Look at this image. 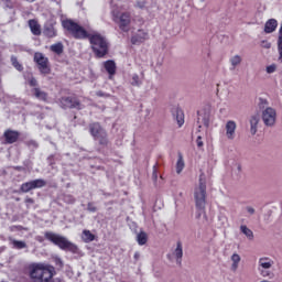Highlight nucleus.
<instances>
[{
	"mask_svg": "<svg viewBox=\"0 0 282 282\" xmlns=\"http://www.w3.org/2000/svg\"><path fill=\"white\" fill-rule=\"evenodd\" d=\"M149 241V235L145 231H140L137 235V242L139 246H147V242Z\"/></svg>",
	"mask_w": 282,
	"mask_h": 282,
	"instance_id": "4be33fe9",
	"label": "nucleus"
},
{
	"mask_svg": "<svg viewBox=\"0 0 282 282\" xmlns=\"http://www.w3.org/2000/svg\"><path fill=\"white\" fill-rule=\"evenodd\" d=\"M173 256L176 258V263H178V265H182V257H184V251L182 249L181 241H177L176 249L174 250Z\"/></svg>",
	"mask_w": 282,
	"mask_h": 282,
	"instance_id": "aec40b11",
	"label": "nucleus"
},
{
	"mask_svg": "<svg viewBox=\"0 0 282 282\" xmlns=\"http://www.w3.org/2000/svg\"><path fill=\"white\" fill-rule=\"evenodd\" d=\"M9 241L14 250H23L28 248V243H25V241L23 240H15V239L9 238Z\"/></svg>",
	"mask_w": 282,
	"mask_h": 282,
	"instance_id": "412c9836",
	"label": "nucleus"
},
{
	"mask_svg": "<svg viewBox=\"0 0 282 282\" xmlns=\"http://www.w3.org/2000/svg\"><path fill=\"white\" fill-rule=\"evenodd\" d=\"M45 186H47V182H45V180L36 178V180H32V181L23 183L20 186V191H21V193H30V191H34L36 188H43Z\"/></svg>",
	"mask_w": 282,
	"mask_h": 282,
	"instance_id": "0eeeda50",
	"label": "nucleus"
},
{
	"mask_svg": "<svg viewBox=\"0 0 282 282\" xmlns=\"http://www.w3.org/2000/svg\"><path fill=\"white\" fill-rule=\"evenodd\" d=\"M196 144H197L198 149H202V147H204V141H202V135L197 137Z\"/></svg>",
	"mask_w": 282,
	"mask_h": 282,
	"instance_id": "58836bf2",
	"label": "nucleus"
},
{
	"mask_svg": "<svg viewBox=\"0 0 282 282\" xmlns=\"http://www.w3.org/2000/svg\"><path fill=\"white\" fill-rule=\"evenodd\" d=\"M139 259H140V252L137 251V252L134 253V260L138 261Z\"/></svg>",
	"mask_w": 282,
	"mask_h": 282,
	"instance_id": "c03bdc74",
	"label": "nucleus"
},
{
	"mask_svg": "<svg viewBox=\"0 0 282 282\" xmlns=\"http://www.w3.org/2000/svg\"><path fill=\"white\" fill-rule=\"evenodd\" d=\"M31 282H54L56 268L45 262H32L28 265Z\"/></svg>",
	"mask_w": 282,
	"mask_h": 282,
	"instance_id": "f03ea898",
	"label": "nucleus"
},
{
	"mask_svg": "<svg viewBox=\"0 0 282 282\" xmlns=\"http://www.w3.org/2000/svg\"><path fill=\"white\" fill-rule=\"evenodd\" d=\"M63 199H64L65 204H76V198H74V196H72V194L64 195Z\"/></svg>",
	"mask_w": 282,
	"mask_h": 282,
	"instance_id": "7c9ffc66",
	"label": "nucleus"
},
{
	"mask_svg": "<svg viewBox=\"0 0 282 282\" xmlns=\"http://www.w3.org/2000/svg\"><path fill=\"white\" fill-rule=\"evenodd\" d=\"M142 83H140V76L138 75H133L132 76V85L135 86V87H140Z\"/></svg>",
	"mask_w": 282,
	"mask_h": 282,
	"instance_id": "72a5a7b5",
	"label": "nucleus"
},
{
	"mask_svg": "<svg viewBox=\"0 0 282 282\" xmlns=\"http://www.w3.org/2000/svg\"><path fill=\"white\" fill-rule=\"evenodd\" d=\"M29 28L34 36H41V24L36 20H29Z\"/></svg>",
	"mask_w": 282,
	"mask_h": 282,
	"instance_id": "6ab92c4d",
	"label": "nucleus"
},
{
	"mask_svg": "<svg viewBox=\"0 0 282 282\" xmlns=\"http://www.w3.org/2000/svg\"><path fill=\"white\" fill-rule=\"evenodd\" d=\"M279 26V22L275 19H270L264 24L265 34H272Z\"/></svg>",
	"mask_w": 282,
	"mask_h": 282,
	"instance_id": "a211bd4d",
	"label": "nucleus"
},
{
	"mask_svg": "<svg viewBox=\"0 0 282 282\" xmlns=\"http://www.w3.org/2000/svg\"><path fill=\"white\" fill-rule=\"evenodd\" d=\"M59 105L63 109H77L78 111L83 109L80 100L76 97H62L59 99Z\"/></svg>",
	"mask_w": 282,
	"mask_h": 282,
	"instance_id": "1a4fd4ad",
	"label": "nucleus"
},
{
	"mask_svg": "<svg viewBox=\"0 0 282 282\" xmlns=\"http://www.w3.org/2000/svg\"><path fill=\"white\" fill-rule=\"evenodd\" d=\"M24 203H25V204H34V198L26 197V198L24 199Z\"/></svg>",
	"mask_w": 282,
	"mask_h": 282,
	"instance_id": "a19ab883",
	"label": "nucleus"
},
{
	"mask_svg": "<svg viewBox=\"0 0 282 282\" xmlns=\"http://www.w3.org/2000/svg\"><path fill=\"white\" fill-rule=\"evenodd\" d=\"M259 100H260V102H259L260 107H263V105H268V100H265L263 98H260Z\"/></svg>",
	"mask_w": 282,
	"mask_h": 282,
	"instance_id": "79ce46f5",
	"label": "nucleus"
},
{
	"mask_svg": "<svg viewBox=\"0 0 282 282\" xmlns=\"http://www.w3.org/2000/svg\"><path fill=\"white\" fill-rule=\"evenodd\" d=\"M29 85H30V87L36 88V87H39V82L36 80V78L31 77V78L29 79Z\"/></svg>",
	"mask_w": 282,
	"mask_h": 282,
	"instance_id": "f704fd0d",
	"label": "nucleus"
},
{
	"mask_svg": "<svg viewBox=\"0 0 282 282\" xmlns=\"http://www.w3.org/2000/svg\"><path fill=\"white\" fill-rule=\"evenodd\" d=\"M51 52H54V54H57V56H61L64 52L63 43L58 42L53 45H51Z\"/></svg>",
	"mask_w": 282,
	"mask_h": 282,
	"instance_id": "b1692460",
	"label": "nucleus"
},
{
	"mask_svg": "<svg viewBox=\"0 0 282 282\" xmlns=\"http://www.w3.org/2000/svg\"><path fill=\"white\" fill-rule=\"evenodd\" d=\"M82 239L83 241H85V243H90V241H94L96 239V236L91 234L90 230L85 229L83 230Z\"/></svg>",
	"mask_w": 282,
	"mask_h": 282,
	"instance_id": "5701e85b",
	"label": "nucleus"
},
{
	"mask_svg": "<svg viewBox=\"0 0 282 282\" xmlns=\"http://www.w3.org/2000/svg\"><path fill=\"white\" fill-rule=\"evenodd\" d=\"M184 156L182 155V153H178V159L176 162V173L180 175V173H182V171H184Z\"/></svg>",
	"mask_w": 282,
	"mask_h": 282,
	"instance_id": "393cba45",
	"label": "nucleus"
},
{
	"mask_svg": "<svg viewBox=\"0 0 282 282\" xmlns=\"http://www.w3.org/2000/svg\"><path fill=\"white\" fill-rule=\"evenodd\" d=\"M199 217H202V213H198L196 218L199 219Z\"/></svg>",
	"mask_w": 282,
	"mask_h": 282,
	"instance_id": "09e8293b",
	"label": "nucleus"
},
{
	"mask_svg": "<svg viewBox=\"0 0 282 282\" xmlns=\"http://www.w3.org/2000/svg\"><path fill=\"white\" fill-rule=\"evenodd\" d=\"M25 144H26L29 148L39 149V142H36L35 140H29V141L25 142Z\"/></svg>",
	"mask_w": 282,
	"mask_h": 282,
	"instance_id": "473e14b6",
	"label": "nucleus"
},
{
	"mask_svg": "<svg viewBox=\"0 0 282 282\" xmlns=\"http://www.w3.org/2000/svg\"><path fill=\"white\" fill-rule=\"evenodd\" d=\"M176 121L178 127H184V111L182 109H176Z\"/></svg>",
	"mask_w": 282,
	"mask_h": 282,
	"instance_id": "c85d7f7f",
	"label": "nucleus"
},
{
	"mask_svg": "<svg viewBox=\"0 0 282 282\" xmlns=\"http://www.w3.org/2000/svg\"><path fill=\"white\" fill-rule=\"evenodd\" d=\"M111 19L116 25H118L121 32H130L131 30V12L124 11L121 12L120 10H112L111 11Z\"/></svg>",
	"mask_w": 282,
	"mask_h": 282,
	"instance_id": "39448f33",
	"label": "nucleus"
},
{
	"mask_svg": "<svg viewBox=\"0 0 282 282\" xmlns=\"http://www.w3.org/2000/svg\"><path fill=\"white\" fill-rule=\"evenodd\" d=\"M194 199L197 210H206V178L204 173L199 175V185L194 192Z\"/></svg>",
	"mask_w": 282,
	"mask_h": 282,
	"instance_id": "423d86ee",
	"label": "nucleus"
},
{
	"mask_svg": "<svg viewBox=\"0 0 282 282\" xmlns=\"http://www.w3.org/2000/svg\"><path fill=\"white\" fill-rule=\"evenodd\" d=\"M104 67L107 74H109V78H113V76H116V70L118 69V67L116 66V62L113 59H108L104 62Z\"/></svg>",
	"mask_w": 282,
	"mask_h": 282,
	"instance_id": "4468645a",
	"label": "nucleus"
},
{
	"mask_svg": "<svg viewBox=\"0 0 282 282\" xmlns=\"http://www.w3.org/2000/svg\"><path fill=\"white\" fill-rule=\"evenodd\" d=\"M88 131L93 140L98 142L99 147H109V134L107 133V130L102 128L100 122L89 123Z\"/></svg>",
	"mask_w": 282,
	"mask_h": 282,
	"instance_id": "20e7f679",
	"label": "nucleus"
},
{
	"mask_svg": "<svg viewBox=\"0 0 282 282\" xmlns=\"http://www.w3.org/2000/svg\"><path fill=\"white\" fill-rule=\"evenodd\" d=\"M276 72V66L275 65H270L267 67V73L268 74H274Z\"/></svg>",
	"mask_w": 282,
	"mask_h": 282,
	"instance_id": "4c0bfd02",
	"label": "nucleus"
},
{
	"mask_svg": "<svg viewBox=\"0 0 282 282\" xmlns=\"http://www.w3.org/2000/svg\"><path fill=\"white\" fill-rule=\"evenodd\" d=\"M12 65L15 69H18V72H23V65H21V63H19V59H17V57H12Z\"/></svg>",
	"mask_w": 282,
	"mask_h": 282,
	"instance_id": "c756f323",
	"label": "nucleus"
},
{
	"mask_svg": "<svg viewBox=\"0 0 282 282\" xmlns=\"http://www.w3.org/2000/svg\"><path fill=\"white\" fill-rule=\"evenodd\" d=\"M87 210H89V213H96V210H98V207H96V205H94V203H88Z\"/></svg>",
	"mask_w": 282,
	"mask_h": 282,
	"instance_id": "c9c22d12",
	"label": "nucleus"
},
{
	"mask_svg": "<svg viewBox=\"0 0 282 282\" xmlns=\"http://www.w3.org/2000/svg\"><path fill=\"white\" fill-rule=\"evenodd\" d=\"M240 230L243 235L247 236V238H249L250 241H252V239H254V232H252V230L250 228H248V226L241 225Z\"/></svg>",
	"mask_w": 282,
	"mask_h": 282,
	"instance_id": "a878e982",
	"label": "nucleus"
},
{
	"mask_svg": "<svg viewBox=\"0 0 282 282\" xmlns=\"http://www.w3.org/2000/svg\"><path fill=\"white\" fill-rule=\"evenodd\" d=\"M251 133L254 135L257 133V124H259V116H252L250 119Z\"/></svg>",
	"mask_w": 282,
	"mask_h": 282,
	"instance_id": "bb28decb",
	"label": "nucleus"
},
{
	"mask_svg": "<svg viewBox=\"0 0 282 282\" xmlns=\"http://www.w3.org/2000/svg\"><path fill=\"white\" fill-rule=\"evenodd\" d=\"M262 120L267 127H273V124L276 122V110L273 108H267L262 112Z\"/></svg>",
	"mask_w": 282,
	"mask_h": 282,
	"instance_id": "f8f14e48",
	"label": "nucleus"
},
{
	"mask_svg": "<svg viewBox=\"0 0 282 282\" xmlns=\"http://www.w3.org/2000/svg\"><path fill=\"white\" fill-rule=\"evenodd\" d=\"M247 213L254 215V209L252 207H247Z\"/></svg>",
	"mask_w": 282,
	"mask_h": 282,
	"instance_id": "37998d69",
	"label": "nucleus"
},
{
	"mask_svg": "<svg viewBox=\"0 0 282 282\" xmlns=\"http://www.w3.org/2000/svg\"><path fill=\"white\" fill-rule=\"evenodd\" d=\"M34 62L36 63L41 74H50L52 69L50 68V59L43 55V53L34 54Z\"/></svg>",
	"mask_w": 282,
	"mask_h": 282,
	"instance_id": "6e6552de",
	"label": "nucleus"
},
{
	"mask_svg": "<svg viewBox=\"0 0 282 282\" xmlns=\"http://www.w3.org/2000/svg\"><path fill=\"white\" fill-rule=\"evenodd\" d=\"M231 261H232L231 269L235 272L237 270V268H239V262L241 261V257L237 253H234L231 256Z\"/></svg>",
	"mask_w": 282,
	"mask_h": 282,
	"instance_id": "cd10ccee",
	"label": "nucleus"
},
{
	"mask_svg": "<svg viewBox=\"0 0 282 282\" xmlns=\"http://www.w3.org/2000/svg\"><path fill=\"white\" fill-rule=\"evenodd\" d=\"M44 237L45 239H47V241L54 243V246H58L61 250H68V252H73V254H76V252H78V246H76L74 242L67 240V238L58 234L46 231L44 234Z\"/></svg>",
	"mask_w": 282,
	"mask_h": 282,
	"instance_id": "7ed1b4c3",
	"label": "nucleus"
},
{
	"mask_svg": "<svg viewBox=\"0 0 282 282\" xmlns=\"http://www.w3.org/2000/svg\"><path fill=\"white\" fill-rule=\"evenodd\" d=\"M96 96H98L99 98H105V96H107V94L102 93V90H99L96 93Z\"/></svg>",
	"mask_w": 282,
	"mask_h": 282,
	"instance_id": "ea45409f",
	"label": "nucleus"
},
{
	"mask_svg": "<svg viewBox=\"0 0 282 282\" xmlns=\"http://www.w3.org/2000/svg\"><path fill=\"white\" fill-rule=\"evenodd\" d=\"M62 26L77 41H85V39H88L90 50L93 51L96 58H105V56L109 54V41L98 31L88 32L85 30V28L80 26V24L72 19L63 20Z\"/></svg>",
	"mask_w": 282,
	"mask_h": 282,
	"instance_id": "f257e3e1",
	"label": "nucleus"
},
{
	"mask_svg": "<svg viewBox=\"0 0 282 282\" xmlns=\"http://www.w3.org/2000/svg\"><path fill=\"white\" fill-rule=\"evenodd\" d=\"M225 129L228 140H235V131H237V123L232 120L227 121Z\"/></svg>",
	"mask_w": 282,
	"mask_h": 282,
	"instance_id": "2eb2a0df",
	"label": "nucleus"
},
{
	"mask_svg": "<svg viewBox=\"0 0 282 282\" xmlns=\"http://www.w3.org/2000/svg\"><path fill=\"white\" fill-rule=\"evenodd\" d=\"M272 265H274V261H272V259L260 258L258 270H259L261 276H272V272L270 270V268H272Z\"/></svg>",
	"mask_w": 282,
	"mask_h": 282,
	"instance_id": "9d476101",
	"label": "nucleus"
},
{
	"mask_svg": "<svg viewBox=\"0 0 282 282\" xmlns=\"http://www.w3.org/2000/svg\"><path fill=\"white\" fill-rule=\"evenodd\" d=\"M3 144H14L19 142V138H21V132L12 129H7L3 134Z\"/></svg>",
	"mask_w": 282,
	"mask_h": 282,
	"instance_id": "9b49d317",
	"label": "nucleus"
},
{
	"mask_svg": "<svg viewBox=\"0 0 282 282\" xmlns=\"http://www.w3.org/2000/svg\"><path fill=\"white\" fill-rule=\"evenodd\" d=\"M17 171H23V167L18 166V167H17Z\"/></svg>",
	"mask_w": 282,
	"mask_h": 282,
	"instance_id": "de8ad7c7",
	"label": "nucleus"
},
{
	"mask_svg": "<svg viewBox=\"0 0 282 282\" xmlns=\"http://www.w3.org/2000/svg\"><path fill=\"white\" fill-rule=\"evenodd\" d=\"M28 3H34L36 0H25Z\"/></svg>",
	"mask_w": 282,
	"mask_h": 282,
	"instance_id": "49530a36",
	"label": "nucleus"
},
{
	"mask_svg": "<svg viewBox=\"0 0 282 282\" xmlns=\"http://www.w3.org/2000/svg\"><path fill=\"white\" fill-rule=\"evenodd\" d=\"M152 178L158 182V163L153 166Z\"/></svg>",
	"mask_w": 282,
	"mask_h": 282,
	"instance_id": "e433bc0d",
	"label": "nucleus"
},
{
	"mask_svg": "<svg viewBox=\"0 0 282 282\" xmlns=\"http://www.w3.org/2000/svg\"><path fill=\"white\" fill-rule=\"evenodd\" d=\"M149 39V32L144 30H139L137 34L132 35L131 43L132 45H140V43H144V41H148Z\"/></svg>",
	"mask_w": 282,
	"mask_h": 282,
	"instance_id": "ddd939ff",
	"label": "nucleus"
},
{
	"mask_svg": "<svg viewBox=\"0 0 282 282\" xmlns=\"http://www.w3.org/2000/svg\"><path fill=\"white\" fill-rule=\"evenodd\" d=\"M43 34L46 35L47 39H54L57 36L56 28H54V23H48L44 25Z\"/></svg>",
	"mask_w": 282,
	"mask_h": 282,
	"instance_id": "dca6fc26",
	"label": "nucleus"
},
{
	"mask_svg": "<svg viewBox=\"0 0 282 282\" xmlns=\"http://www.w3.org/2000/svg\"><path fill=\"white\" fill-rule=\"evenodd\" d=\"M230 63L232 65V67H237V65H239L241 63V56L239 55H235L231 59Z\"/></svg>",
	"mask_w": 282,
	"mask_h": 282,
	"instance_id": "2f4dec72",
	"label": "nucleus"
},
{
	"mask_svg": "<svg viewBox=\"0 0 282 282\" xmlns=\"http://www.w3.org/2000/svg\"><path fill=\"white\" fill-rule=\"evenodd\" d=\"M31 93L37 100H42V102H47V98H50V95H47L46 91L41 90L39 87L33 88Z\"/></svg>",
	"mask_w": 282,
	"mask_h": 282,
	"instance_id": "f3484780",
	"label": "nucleus"
},
{
	"mask_svg": "<svg viewBox=\"0 0 282 282\" xmlns=\"http://www.w3.org/2000/svg\"><path fill=\"white\" fill-rule=\"evenodd\" d=\"M272 45L270 43L267 42V44L264 45V47H267V50H270Z\"/></svg>",
	"mask_w": 282,
	"mask_h": 282,
	"instance_id": "a18cd8bd",
	"label": "nucleus"
}]
</instances>
